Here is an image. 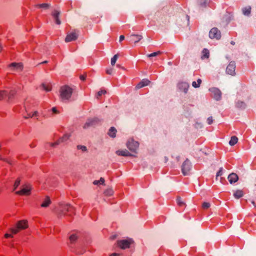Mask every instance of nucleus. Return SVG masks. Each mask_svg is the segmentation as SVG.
Masks as SVG:
<instances>
[{"label": "nucleus", "instance_id": "1", "mask_svg": "<svg viewBox=\"0 0 256 256\" xmlns=\"http://www.w3.org/2000/svg\"><path fill=\"white\" fill-rule=\"evenodd\" d=\"M28 227L27 220H20L18 221L15 224L10 228V233H6L4 234L5 238H12L13 234H16L21 230H24Z\"/></svg>", "mask_w": 256, "mask_h": 256}, {"label": "nucleus", "instance_id": "43", "mask_svg": "<svg viewBox=\"0 0 256 256\" xmlns=\"http://www.w3.org/2000/svg\"><path fill=\"white\" fill-rule=\"evenodd\" d=\"M210 206V204L208 202H203L202 205V208H208Z\"/></svg>", "mask_w": 256, "mask_h": 256}, {"label": "nucleus", "instance_id": "35", "mask_svg": "<svg viewBox=\"0 0 256 256\" xmlns=\"http://www.w3.org/2000/svg\"><path fill=\"white\" fill-rule=\"evenodd\" d=\"M20 183V178H18L15 181V182L14 184V190H15L19 186Z\"/></svg>", "mask_w": 256, "mask_h": 256}, {"label": "nucleus", "instance_id": "48", "mask_svg": "<svg viewBox=\"0 0 256 256\" xmlns=\"http://www.w3.org/2000/svg\"><path fill=\"white\" fill-rule=\"evenodd\" d=\"M192 86L193 87H194V88H199L200 86H199V84H198L196 82H192Z\"/></svg>", "mask_w": 256, "mask_h": 256}, {"label": "nucleus", "instance_id": "24", "mask_svg": "<svg viewBox=\"0 0 256 256\" xmlns=\"http://www.w3.org/2000/svg\"><path fill=\"white\" fill-rule=\"evenodd\" d=\"M51 204V200L48 196H46L44 201L41 204V206L43 208H47Z\"/></svg>", "mask_w": 256, "mask_h": 256}, {"label": "nucleus", "instance_id": "8", "mask_svg": "<svg viewBox=\"0 0 256 256\" xmlns=\"http://www.w3.org/2000/svg\"><path fill=\"white\" fill-rule=\"evenodd\" d=\"M24 187L20 190L16 191V194L18 195H30L32 186L30 184H26Z\"/></svg>", "mask_w": 256, "mask_h": 256}, {"label": "nucleus", "instance_id": "4", "mask_svg": "<svg viewBox=\"0 0 256 256\" xmlns=\"http://www.w3.org/2000/svg\"><path fill=\"white\" fill-rule=\"evenodd\" d=\"M101 120L98 118H88L83 126L84 129H87L90 127H95L101 123Z\"/></svg>", "mask_w": 256, "mask_h": 256}, {"label": "nucleus", "instance_id": "3", "mask_svg": "<svg viewBox=\"0 0 256 256\" xmlns=\"http://www.w3.org/2000/svg\"><path fill=\"white\" fill-rule=\"evenodd\" d=\"M60 98L63 102H66L70 100L73 89L68 86H64L61 87L60 89Z\"/></svg>", "mask_w": 256, "mask_h": 256}, {"label": "nucleus", "instance_id": "26", "mask_svg": "<svg viewBox=\"0 0 256 256\" xmlns=\"http://www.w3.org/2000/svg\"><path fill=\"white\" fill-rule=\"evenodd\" d=\"M10 66L14 67L16 68V69L22 70V69L23 66L22 63H16L12 62L10 64Z\"/></svg>", "mask_w": 256, "mask_h": 256}, {"label": "nucleus", "instance_id": "60", "mask_svg": "<svg viewBox=\"0 0 256 256\" xmlns=\"http://www.w3.org/2000/svg\"><path fill=\"white\" fill-rule=\"evenodd\" d=\"M2 44H0V52L2 50Z\"/></svg>", "mask_w": 256, "mask_h": 256}, {"label": "nucleus", "instance_id": "22", "mask_svg": "<svg viewBox=\"0 0 256 256\" xmlns=\"http://www.w3.org/2000/svg\"><path fill=\"white\" fill-rule=\"evenodd\" d=\"M233 19V16L230 14H226L223 17V20L228 24Z\"/></svg>", "mask_w": 256, "mask_h": 256}, {"label": "nucleus", "instance_id": "6", "mask_svg": "<svg viewBox=\"0 0 256 256\" xmlns=\"http://www.w3.org/2000/svg\"><path fill=\"white\" fill-rule=\"evenodd\" d=\"M191 167L192 165L190 161L188 158L186 159L182 166V171L184 176L188 175Z\"/></svg>", "mask_w": 256, "mask_h": 256}, {"label": "nucleus", "instance_id": "33", "mask_svg": "<svg viewBox=\"0 0 256 256\" xmlns=\"http://www.w3.org/2000/svg\"><path fill=\"white\" fill-rule=\"evenodd\" d=\"M162 53V52L160 51H158V52H152V54H148L147 55V56L148 58H152V57H154V56H156L160 54H161Z\"/></svg>", "mask_w": 256, "mask_h": 256}, {"label": "nucleus", "instance_id": "45", "mask_svg": "<svg viewBox=\"0 0 256 256\" xmlns=\"http://www.w3.org/2000/svg\"><path fill=\"white\" fill-rule=\"evenodd\" d=\"M118 56H119V54H116L113 56V66L115 64Z\"/></svg>", "mask_w": 256, "mask_h": 256}, {"label": "nucleus", "instance_id": "15", "mask_svg": "<svg viewBox=\"0 0 256 256\" xmlns=\"http://www.w3.org/2000/svg\"><path fill=\"white\" fill-rule=\"evenodd\" d=\"M150 82L146 78L142 80L136 86V88L139 89L144 86H148L150 84Z\"/></svg>", "mask_w": 256, "mask_h": 256}, {"label": "nucleus", "instance_id": "32", "mask_svg": "<svg viewBox=\"0 0 256 256\" xmlns=\"http://www.w3.org/2000/svg\"><path fill=\"white\" fill-rule=\"evenodd\" d=\"M106 93V92L104 90H102L98 91L96 94V98L97 99H98L100 96H101L102 94H104Z\"/></svg>", "mask_w": 256, "mask_h": 256}, {"label": "nucleus", "instance_id": "28", "mask_svg": "<svg viewBox=\"0 0 256 256\" xmlns=\"http://www.w3.org/2000/svg\"><path fill=\"white\" fill-rule=\"evenodd\" d=\"M202 56L201 58L202 59H204L206 58H208L210 56V52L208 49L204 48L202 51Z\"/></svg>", "mask_w": 256, "mask_h": 256}, {"label": "nucleus", "instance_id": "10", "mask_svg": "<svg viewBox=\"0 0 256 256\" xmlns=\"http://www.w3.org/2000/svg\"><path fill=\"white\" fill-rule=\"evenodd\" d=\"M209 36L210 38H216L218 40L221 37L220 32L216 28H213L209 32Z\"/></svg>", "mask_w": 256, "mask_h": 256}, {"label": "nucleus", "instance_id": "7", "mask_svg": "<svg viewBox=\"0 0 256 256\" xmlns=\"http://www.w3.org/2000/svg\"><path fill=\"white\" fill-rule=\"evenodd\" d=\"M176 86L180 91L186 94L188 92L190 84L186 82L180 81L177 84Z\"/></svg>", "mask_w": 256, "mask_h": 256}, {"label": "nucleus", "instance_id": "25", "mask_svg": "<svg viewBox=\"0 0 256 256\" xmlns=\"http://www.w3.org/2000/svg\"><path fill=\"white\" fill-rule=\"evenodd\" d=\"M244 196V192L242 190H237L234 194V196L236 198H240Z\"/></svg>", "mask_w": 256, "mask_h": 256}, {"label": "nucleus", "instance_id": "58", "mask_svg": "<svg viewBox=\"0 0 256 256\" xmlns=\"http://www.w3.org/2000/svg\"><path fill=\"white\" fill-rule=\"evenodd\" d=\"M112 256H120L119 254H118L116 253H113Z\"/></svg>", "mask_w": 256, "mask_h": 256}, {"label": "nucleus", "instance_id": "56", "mask_svg": "<svg viewBox=\"0 0 256 256\" xmlns=\"http://www.w3.org/2000/svg\"><path fill=\"white\" fill-rule=\"evenodd\" d=\"M38 114V112L37 111H35L34 114H32V115L31 116H36Z\"/></svg>", "mask_w": 256, "mask_h": 256}, {"label": "nucleus", "instance_id": "50", "mask_svg": "<svg viewBox=\"0 0 256 256\" xmlns=\"http://www.w3.org/2000/svg\"><path fill=\"white\" fill-rule=\"evenodd\" d=\"M52 111L54 114H58V111L56 110V107H54L52 108Z\"/></svg>", "mask_w": 256, "mask_h": 256}, {"label": "nucleus", "instance_id": "13", "mask_svg": "<svg viewBox=\"0 0 256 256\" xmlns=\"http://www.w3.org/2000/svg\"><path fill=\"white\" fill-rule=\"evenodd\" d=\"M134 241H118V245L122 249L128 248Z\"/></svg>", "mask_w": 256, "mask_h": 256}, {"label": "nucleus", "instance_id": "40", "mask_svg": "<svg viewBox=\"0 0 256 256\" xmlns=\"http://www.w3.org/2000/svg\"><path fill=\"white\" fill-rule=\"evenodd\" d=\"M42 86L43 88L46 92H50L51 90L49 86H46V84H42Z\"/></svg>", "mask_w": 256, "mask_h": 256}, {"label": "nucleus", "instance_id": "20", "mask_svg": "<svg viewBox=\"0 0 256 256\" xmlns=\"http://www.w3.org/2000/svg\"><path fill=\"white\" fill-rule=\"evenodd\" d=\"M236 106L237 108L240 110H244L246 108V104L242 101L238 100L236 104Z\"/></svg>", "mask_w": 256, "mask_h": 256}, {"label": "nucleus", "instance_id": "63", "mask_svg": "<svg viewBox=\"0 0 256 256\" xmlns=\"http://www.w3.org/2000/svg\"><path fill=\"white\" fill-rule=\"evenodd\" d=\"M168 64L169 66H171V65L172 64V62H168Z\"/></svg>", "mask_w": 256, "mask_h": 256}, {"label": "nucleus", "instance_id": "21", "mask_svg": "<svg viewBox=\"0 0 256 256\" xmlns=\"http://www.w3.org/2000/svg\"><path fill=\"white\" fill-rule=\"evenodd\" d=\"M142 38V36L139 34H132L130 36L131 40L136 43L138 42Z\"/></svg>", "mask_w": 256, "mask_h": 256}, {"label": "nucleus", "instance_id": "34", "mask_svg": "<svg viewBox=\"0 0 256 256\" xmlns=\"http://www.w3.org/2000/svg\"><path fill=\"white\" fill-rule=\"evenodd\" d=\"M139 109L138 106H133L132 110L130 111V112L132 114L136 115L137 113L139 112Z\"/></svg>", "mask_w": 256, "mask_h": 256}, {"label": "nucleus", "instance_id": "38", "mask_svg": "<svg viewBox=\"0 0 256 256\" xmlns=\"http://www.w3.org/2000/svg\"><path fill=\"white\" fill-rule=\"evenodd\" d=\"M77 148L78 150H80L83 152H86L87 150V148L84 146L78 145V146H77Z\"/></svg>", "mask_w": 256, "mask_h": 256}, {"label": "nucleus", "instance_id": "9", "mask_svg": "<svg viewBox=\"0 0 256 256\" xmlns=\"http://www.w3.org/2000/svg\"><path fill=\"white\" fill-rule=\"evenodd\" d=\"M209 90L213 94V98L216 101L220 100L222 98V92L216 88H211Z\"/></svg>", "mask_w": 256, "mask_h": 256}, {"label": "nucleus", "instance_id": "27", "mask_svg": "<svg viewBox=\"0 0 256 256\" xmlns=\"http://www.w3.org/2000/svg\"><path fill=\"white\" fill-rule=\"evenodd\" d=\"M238 141V138L236 136H232L231 137L230 140L229 141V144L230 146H234L237 143Z\"/></svg>", "mask_w": 256, "mask_h": 256}, {"label": "nucleus", "instance_id": "59", "mask_svg": "<svg viewBox=\"0 0 256 256\" xmlns=\"http://www.w3.org/2000/svg\"><path fill=\"white\" fill-rule=\"evenodd\" d=\"M30 116H32L30 114H28V116H24L25 118H28L29 117H30Z\"/></svg>", "mask_w": 256, "mask_h": 256}, {"label": "nucleus", "instance_id": "61", "mask_svg": "<svg viewBox=\"0 0 256 256\" xmlns=\"http://www.w3.org/2000/svg\"><path fill=\"white\" fill-rule=\"evenodd\" d=\"M48 62L47 60H45V61H44V62H42L41 64H46V63H48Z\"/></svg>", "mask_w": 256, "mask_h": 256}, {"label": "nucleus", "instance_id": "54", "mask_svg": "<svg viewBox=\"0 0 256 256\" xmlns=\"http://www.w3.org/2000/svg\"><path fill=\"white\" fill-rule=\"evenodd\" d=\"M86 76L82 75L80 76V79L82 80H86Z\"/></svg>", "mask_w": 256, "mask_h": 256}, {"label": "nucleus", "instance_id": "39", "mask_svg": "<svg viewBox=\"0 0 256 256\" xmlns=\"http://www.w3.org/2000/svg\"><path fill=\"white\" fill-rule=\"evenodd\" d=\"M7 92L6 90H0V100L6 96Z\"/></svg>", "mask_w": 256, "mask_h": 256}, {"label": "nucleus", "instance_id": "57", "mask_svg": "<svg viewBox=\"0 0 256 256\" xmlns=\"http://www.w3.org/2000/svg\"><path fill=\"white\" fill-rule=\"evenodd\" d=\"M168 158L167 156H164V161L165 162H166L168 161Z\"/></svg>", "mask_w": 256, "mask_h": 256}, {"label": "nucleus", "instance_id": "52", "mask_svg": "<svg viewBox=\"0 0 256 256\" xmlns=\"http://www.w3.org/2000/svg\"><path fill=\"white\" fill-rule=\"evenodd\" d=\"M106 72L108 74H112V70L111 68L107 69L106 70Z\"/></svg>", "mask_w": 256, "mask_h": 256}, {"label": "nucleus", "instance_id": "36", "mask_svg": "<svg viewBox=\"0 0 256 256\" xmlns=\"http://www.w3.org/2000/svg\"><path fill=\"white\" fill-rule=\"evenodd\" d=\"M176 201H177L178 204L180 206H182L183 205H184V203L182 201V198L180 196L177 197Z\"/></svg>", "mask_w": 256, "mask_h": 256}, {"label": "nucleus", "instance_id": "51", "mask_svg": "<svg viewBox=\"0 0 256 256\" xmlns=\"http://www.w3.org/2000/svg\"><path fill=\"white\" fill-rule=\"evenodd\" d=\"M117 132V130L116 128L113 127V138H115L116 136V133Z\"/></svg>", "mask_w": 256, "mask_h": 256}, {"label": "nucleus", "instance_id": "19", "mask_svg": "<svg viewBox=\"0 0 256 256\" xmlns=\"http://www.w3.org/2000/svg\"><path fill=\"white\" fill-rule=\"evenodd\" d=\"M84 238L80 233L72 234L70 236V240H76V239H82Z\"/></svg>", "mask_w": 256, "mask_h": 256}, {"label": "nucleus", "instance_id": "16", "mask_svg": "<svg viewBox=\"0 0 256 256\" xmlns=\"http://www.w3.org/2000/svg\"><path fill=\"white\" fill-rule=\"evenodd\" d=\"M116 154L118 156H134V154L130 153L126 150H118L116 152Z\"/></svg>", "mask_w": 256, "mask_h": 256}, {"label": "nucleus", "instance_id": "18", "mask_svg": "<svg viewBox=\"0 0 256 256\" xmlns=\"http://www.w3.org/2000/svg\"><path fill=\"white\" fill-rule=\"evenodd\" d=\"M242 14L247 16H250L251 13V7L250 6L244 7L242 9Z\"/></svg>", "mask_w": 256, "mask_h": 256}, {"label": "nucleus", "instance_id": "64", "mask_svg": "<svg viewBox=\"0 0 256 256\" xmlns=\"http://www.w3.org/2000/svg\"><path fill=\"white\" fill-rule=\"evenodd\" d=\"M252 204L254 206H256L255 202L254 201L252 202Z\"/></svg>", "mask_w": 256, "mask_h": 256}, {"label": "nucleus", "instance_id": "49", "mask_svg": "<svg viewBox=\"0 0 256 256\" xmlns=\"http://www.w3.org/2000/svg\"><path fill=\"white\" fill-rule=\"evenodd\" d=\"M108 134L110 136L112 137V126L109 128Z\"/></svg>", "mask_w": 256, "mask_h": 256}, {"label": "nucleus", "instance_id": "14", "mask_svg": "<svg viewBox=\"0 0 256 256\" xmlns=\"http://www.w3.org/2000/svg\"><path fill=\"white\" fill-rule=\"evenodd\" d=\"M228 180L230 184L236 182L238 180V176L234 172H232L228 176Z\"/></svg>", "mask_w": 256, "mask_h": 256}, {"label": "nucleus", "instance_id": "42", "mask_svg": "<svg viewBox=\"0 0 256 256\" xmlns=\"http://www.w3.org/2000/svg\"><path fill=\"white\" fill-rule=\"evenodd\" d=\"M222 170H223V168L222 167L220 168L218 171L216 173V178L218 176H220L222 174Z\"/></svg>", "mask_w": 256, "mask_h": 256}, {"label": "nucleus", "instance_id": "2", "mask_svg": "<svg viewBox=\"0 0 256 256\" xmlns=\"http://www.w3.org/2000/svg\"><path fill=\"white\" fill-rule=\"evenodd\" d=\"M75 208L69 204L60 203L59 208L57 212L58 216L62 218V216L67 215V212H70L68 216H71V213H74Z\"/></svg>", "mask_w": 256, "mask_h": 256}, {"label": "nucleus", "instance_id": "53", "mask_svg": "<svg viewBox=\"0 0 256 256\" xmlns=\"http://www.w3.org/2000/svg\"><path fill=\"white\" fill-rule=\"evenodd\" d=\"M124 36H123V35H121L120 36V42H121L122 41L124 40Z\"/></svg>", "mask_w": 256, "mask_h": 256}, {"label": "nucleus", "instance_id": "11", "mask_svg": "<svg viewBox=\"0 0 256 256\" xmlns=\"http://www.w3.org/2000/svg\"><path fill=\"white\" fill-rule=\"evenodd\" d=\"M236 63L234 61H231L227 66L226 72L228 74L234 76L236 74Z\"/></svg>", "mask_w": 256, "mask_h": 256}, {"label": "nucleus", "instance_id": "5", "mask_svg": "<svg viewBox=\"0 0 256 256\" xmlns=\"http://www.w3.org/2000/svg\"><path fill=\"white\" fill-rule=\"evenodd\" d=\"M139 143L132 138H130L126 142L127 148L132 152H136Z\"/></svg>", "mask_w": 256, "mask_h": 256}, {"label": "nucleus", "instance_id": "37", "mask_svg": "<svg viewBox=\"0 0 256 256\" xmlns=\"http://www.w3.org/2000/svg\"><path fill=\"white\" fill-rule=\"evenodd\" d=\"M38 6L40 8H48L50 6V4H42L38 5Z\"/></svg>", "mask_w": 256, "mask_h": 256}, {"label": "nucleus", "instance_id": "23", "mask_svg": "<svg viewBox=\"0 0 256 256\" xmlns=\"http://www.w3.org/2000/svg\"><path fill=\"white\" fill-rule=\"evenodd\" d=\"M210 0H198V5L201 8H206L210 3Z\"/></svg>", "mask_w": 256, "mask_h": 256}, {"label": "nucleus", "instance_id": "44", "mask_svg": "<svg viewBox=\"0 0 256 256\" xmlns=\"http://www.w3.org/2000/svg\"><path fill=\"white\" fill-rule=\"evenodd\" d=\"M104 194L106 196H110L112 194V190L108 189L104 191Z\"/></svg>", "mask_w": 256, "mask_h": 256}, {"label": "nucleus", "instance_id": "29", "mask_svg": "<svg viewBox=\"0 0 256 256\" xmlns=\"http://www.w3.org/2000/svg\"><path fill=\"white\" fill-rule=\"evenodd\" d=\"M16 92L15 90H12L8 93L7 92L6 96H8L9 100H10L13 98Z\"/></svg>", "mask_w": 256, "mask_h": 256}, {"label": "nucleus", "instance_id": "17", "mask_svg": "<svg viewBox=\"0 0 256 256\" xmlns=\"http://www.w3.org/2000/svg\"><path fill=\"white\" fill-rule=\"evenodd\" d=\"M60 14V12L57 10H54L52 13V16L55 20L56 23L58 24H61V22L59 18Z\"/></svg>", "mask_w": 256, "mask_h": 256}, {"label": "nucleus", "instance_id": "62", "mask_svg": "<svg viewBox=\"0 0 256 256\" xmlns=\"http://www.w3.org/2000/svg\"><path fill=\"white\" fill-rule=\"evenodd\" d=\"M230 44H232V45H234V44H235V42H234V41H232V42H230Z\"/></svg>", "mask_w": 256, "mask_h": 256}, {"label": "nucleus", "instance_id": "46", "mask_svg": "<svg viewBox=\"0 0 256 256\" xmlns=\"http://www.w3.org/2000/svg\"><path fill=\"white\" fill-rule=\"evenodd\" d=\"M212 122H213L212 117V116L208 117L207 119V122H208V124L210 125V124H212Z\"/></svg>", "mask_w": 256, "mask_h": 256}, {"label": "nucleus", "instance_id": "41", "mask_svg": "<svg viewBox=\"0 0 256 256\" xmlns=\"http://www.w3.org/2000/svg\"><path fill=\"white\" fill-rule=\"evenodd\" d=\"M118 238V240H124L123 239H120V238L118 236V235L117 234H113V240L114 239ZM126 240H132V238H129L128 239H126Z\"/></svg>", "mask_w": 256, "mask_h": 256}, {"label": "nucleus", "instance_id": "30", "mask_svg": "<svg viewBox=\"0 0 256 256\" xmlns=\"http://www.w3.org/2000/svg\"><path fill=\"white\" fill-rule=\"evenodd\" d=\"M92 183L94 185L104 184V179L103 178H100L99 180H95Z\"/></svg>", "mask_w": 256, "mask_h": 256}, {"label": "nucleus", "instance_id": "31", "mask_svg": "<svg viewBox=\"0 0 256 256\" xmlns=\"http://www.w3.org/2000/svg\"><path fill=\"white\" fill-rule=\"evenodd\" d=\"M70 134H64V136L60 138L59 140L61 142H63L67 140L70 137Z\"/></svg>", "mask_w": 256, "mask_h": 256}, {"label": "nucleus", "instance_id": "47", "mask_svg": "<svg viewBox=\"0 0 256 256\" xmlns=\"http://www.w3.org/2000/svg\"><path fill=\"white\" fill-rule=\"evenodd\" d=\"M60 142H61L60 141V140H58L55 142L50 143V146L54 147V146H56V145L59 144Z\"/></svg>", "mask_w": 256, "mask_h": 256}, {"label": "nucleus", "instance_id": "55", "mask_svg": "<svg viewBox=\"0 0 256 256\" xmlns=\"http://www.w3.org/2000/svg\"><path fill=\"white\" fill-rule=\"evenodd\" d=\"M197 82H198V84H199V86H200V84L202 82V80L200 78H198V80H197Z\"/></svg>", "mask_w": 256, "mask_h": 256}, {"label": "nucleus", "instance_id": "12", "mask_svg": "<svg viewBox=\"0 0 256 256\" xmlns=\"http://www.w3.org/2000/svg\"><path fill=\"white\" fill-rule=\"evenodd\" d=\"M78 34L76 32H72L68 34L65 38V42H68L76 40L78 38Z\"/></svg>", "mask_w": 256, "mask_h": 256}]
</instances>
